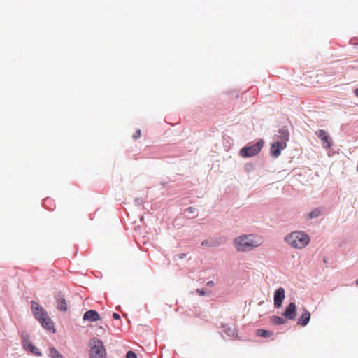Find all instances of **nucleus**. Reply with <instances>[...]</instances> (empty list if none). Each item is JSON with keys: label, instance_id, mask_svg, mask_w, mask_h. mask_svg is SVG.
Here are the masks:
<instances>
[{"label": "nucleus", "instance_id": "nucleus-6", "mask_svg": "<svg viewBox=\"0 0 358 358\" xmlns=\"http://www.w3.org/2000/svg\"><path fill=\"white\" fill-rule=\"evenodd\" d=\"M264 145L263 140L260 139L256 143L245 146L240 150L239 154L242 157H251L257 155L262 150Z\"/></svg>", "mask_w": 358, "mask_h": 358}, {"label": "nucleus", "instance_id": "nucleus-25", "mask_svg": "<svg viewBox=\"0 0 358 358\" xmlns=\"http://www.w3.org/2000/svg\"><path fill=\"white\" fill-rule=\"evenodd\" d=\"M355 94L356 95V96L358 97V88H357L355 90Z\"/></svg>", "mask_w": 358, "mask_h": 358}, {"label": "nucleus", "instance_id": "nucleus-2", "mask_svg": "<svg viewBox=\"0 0 358 358\" xmlns=\"http://www.w3.org/2000/svg\"><path fill=\"white\" fill-rule=\"evenodd\" d=\"M285 242L292 248L303 249L310 241V236L302 231H294L285 237Z\"/></svg>", "mask_w": 358, "mask_h": 358}, {"label": "nucleus", "instance_id": "nucleus-21", "mask_svg": "<svg viewBox=\"0 0 358 358\" xmlns=\"http://www.w3.org/2000/svg\"><path fill=\"white\" fill-rule=\"evenodd\" d=\"M113 317L115 319V320H120V316L119 314L116 313H114L113 314Z\"/></svg>", "mask_w": 358, "mask_h": 358}, {"label": "nucleus", "instance_id": "nucleus-7", "mask_svg": "<svg viewBox=\"0 0 358 358\" xmlns=\"http://www.w3.org/2000/svg\"><path fill=\"white\" fill-rule=\"evenodd\" d=\"M317 136L321 140L324 148H330L333 145V141L329 135L323 129H319L315 132Z\"/></svg>", "mask_w": 358, "mask_h": 358}, {"label": "nucleus", "instance_id": "nucleus-16", "mask_svg": "<svg viewBox=\"0 0 358 358\" xmlns=\"http://www.w3.org/2000/svg\"><path fill=\"white\" fill-rule=\"evenodd\" d=\"M322 210L320 208H315L308 214V217L310 219H313L319 217L321 215Z\"/></svg>", "mask_w": 358, "mask_h": 358}, {"label": "nucleus", "instance_id": "nucleus-5", "mask_svg": "<svg viewBox=\"0 0 358 358\" xmlns=\"http://www.w3.org/2000/svg\"><path fill=\"white\" fill-rule=\"evenodd\" d=\"M90 358H106V351L104 348L103 342L96 338H93L90 342Z\"/></svg>", "mask_w": 358, "mask_h": 358}, {"label": "nucleus", "instance_id": "nucleus-10", "mask_svg": "<svg viewBox=\"0 0 358 358\" xmlns=\"http://www.w3.org/2000/svg\"><path fill=\"white\" fill-rule=\"evenodd\" d=\"M285 297V289L282 287L278 288L274 294V306L276 308L282 306V301Z\"/></svg>", "mask_w": 358, "mask_h": 358}, {"label": "nucleus", "instance_id": "nucleus-14", "mask_svg": "<svg viewBox=\"0 0 358 358\" xmlns=\"http://www.w3.org/2000/svg\"><path fill=\"white\" fill-rule=\"evenodd\" d=\"M49 356L51 358H64L59 352L54 347L50 348Z\"/></svg>", "mask_w": 358, "mask_h": 358}, {"label": "nucleus", "instance_id": "nucleus-22", "mask_svg": "<svg viewBox=\"0 0 358 358\" xmlns=\"http://www.w3.org/2000/svg\"><path fill=\"white\" fill-rule=\"evenodd\" d=\"M178 257L180 258V259H183L186 257V254L185 253H182V254H180L178 255Z\"/></svg>", "mask_w": 358, "mask_h": 358}, {"label": "nucleus", "instance_id": "nucleus-8", "mask_svg": "<svg viewBox=\"0 0 358 358\" xmlns=\"http://www.w3.org/2000/svg\"><path fill=\"white\" fill-rule=\"evenodd\" d=\"M22 346L23 348L27 350H29L32 354L36 355V356H41L42 353L40 351L39 349H38L36 347L33 345L29 341V338L27 336H23L22 337Z\"/></svg>", "mask_w": 358, "mask_h": 358}, {"label": "nucleus", "instance_id": "nucleus-23", "mask_svg": "<svg viewBox=\"0 0 358 358\" xmlns=\"http://www.w3.org/2000/svg\"><path fill=\"white\" fill-rule=\"evenodd\" d=\"M201 245H210V244L208 243V242L207 241H203Z\"/></svg>", "mask_w": 358, "mask_h": 358}, {"label": "nucleus", "instance_id": "nucleus-12", "mask_svg": "<svg viewBox=\"0 0 358 358\" xmlns=\"http://www.w3.org/2000/svg\"><path fill=\"white\" fill-rule=\"evenodd\" d=\"M310 319V313L306 309L303 310V313L298 319V324L301 326H306L308 324Z\"/></svg>", "mask_w": 358, "mask_h": 358}, {"label": "nucleus", "instance_id": "nucleus-20", "mask_svg": "<svg viewBox=\"0 0 358 358\" xmlns=\"http://www.w3.org/2000/svg\"><path fill=\"white\" fill-rule=\"evenodd\" d=\"M196 292H197L200 296H203V295H205V291H204V290H203V289H198L196 290Z\"/></svg>", "mask_w": 358, "mask_h": 358}, {"label": "nucleus", "instance_id": "nucleus-19", "mask_svg": "<svg viewBox=\"0 0 358 358\" xmlns=\"http://www.w3.org/2000/svg\"><path fill=\"white\" fill-rule=\"evenodd\" d=\"M141 130L140 129H137L136 131V132L133 135V138L134 139H137V138H138L141 136Z\"/></svg>", "mask_w": 358, "mask_h": 358}, {"label": "nucleus", "instance_id": "nucleus-13", "mask_svg": "<svg viewBox=\"0 0 358 358\" xmlns=\"http://www.w3.org/2000/svg\"><path fill=\"white\" fill-rule=\"evenodd\" d=\"M57 308L61 311H66L67 310L66 300L60 296L57 297Z\"/></svg>", "mask_w": 358, "mask_h": 358}, {"label": "nucleus", "instance_id": "nucleus-3", "mask_svg": "<svg viewBox=\"0 0 358 358\" xmlns=\"http://www.w3.org/2000/svg\"><path fill=\"white\" fill-rule=\"evenodd\" d=\"M31 309L36 319L46 329L55 332L54 324L44 309L36 301L31 302Z\"/></svg>", "mask_w": 358, "mask_h": 358}, {"label": "nucleus", "instance_id": "nucleus-17", "mask_svg": "<svg viewBox=\"0 0 358 358\" xmlns=\"http://www.w3.org/2000/svg\"><path fill=\"white\" fill-rule=\"evenodd\" d=\"M272 322L274 324H282L285 323V320L282 317H281L274 316L272 318Z\"/></svg>", "mask_w": 358, "mask_h": 358}, {"label": "nucleus", "instance_id": "nucleus-1", "mask_svg": "<svg viewBox=\"0 0 358 358\" xmlns=\"http://www.w3.org/2000/svg\"><path fill=\"white\" fill-rule=\"evenodd\" d=\"M263 243L261 236L254 234H243L234 239L233 243L238 252H246L260 246Z\"/></svg>", "mask_w": 358, "mask_h": 358}, {"label": "nucleus", "instance_id": "nucleus-15", "mask_svg": "<svg viewBox=\"0 0 358 358\" xmlns=\"http://www.w3.org/2000/svg\"><path fill=\"white\" fill-rule=\"evenodd\" d=\"M256 334L258 336L268 338L271 336L273 335V333L271 331L260 329L257 330Z\"/></svg>", "mask_w": 358, "mask_h": 358}, {"label": "nucleus", "instance_id": "nucleus-27", "mask_svg": "<svg viewBox=\"0 0 358 358\" xmlns=\"http://www.w3.org/2000/svg\"><path fill=\"white\" fill-rule=\"evenodd\" d=\"M357 171H358V165H357Z\"/></svg>", "mask_w": 358, "mask_h": 358}, {"label": "nucleus", "instance_id": "nucleus-24", "mask_svg": "<svg viewBox=\"0 0 358 358\" xmlns=\"http://www.w3.org/2000/svg\"><path fill=\"white\" fill-rule=\"evenodd\" d=\"M214 285V282L213 281H208L207 282V285L208 286H213Z\"/></svg>", "mask_w": 358, "mask_h": 358}, {"label": "nucleus", "instance_id": "nucleus-4", "mask_svg": "<svg viewBox=\"0 0 358 358\" xmlns=\"http://www.w3.org/2000/svg\"><path fill=\"white\" fill-rule=\"evenodd\" d=\"M280 136H276L277 141L273 143L271 146V155L273 157H278L281 152V150L285 149L287 145V141L289 140V132L287 129H282L280 130Z\"/></svg>", "mask_w": 358, "mask_h": 358}, {"label": "nucleus", "instance_id": "nucleus-9", "mask_svg": "<svg viewBox=\"0 0 358 358\" xmlns=\"http://www.w3.org/2000/svg\"><path fill=\"white\" fill-rule=\"evenodd\" d=\"M282 315L286 317L287 320H294L296 316V306L294 303H290L286 308Z\"/></svg>", "mask_w": 358, "mask_h": 358}, {"label": "nucleus", "instance_id": "nucleus-26", "mask_svg": "<svg viewBox=\"0 0 358 358\" xmlns=\"http://www.w3.org/2000/svg\"><path fill=\"white\" fill-rule=\"evenodd\" d=\"M356 283H357V285H358V278L356 280Z\"/></svg>", "mask_w": 358, "mask_h": 358}, {"label": "nucleus", "instance_id": "nucleus-11", "mask_svg": "<svg viewBox=\"0 0 358 358\" xmlns=\"http://www.w3.org/2000/svg\"><path fill=\"white\" fill-rule=\"evenodd\" d=\"M100 316L99 313L94 310L86 311L83 315L84 320H90L91 322H96L99 320Z\"/></svg>", "mask_w": 358, "mask_h": 358}, {"label": "nucleus", "instance_id": "nucleus-18", "mask_svg": "<svg viewBox=\"0 0 358 358\" xmlns=\"http://www.w3.org/2000/svg\"><path fill=\"white\" fill-rule=\"evenodd\" d=\"M126 358H137V357L133 351H129L127 353Z\"/></svg>", "mask_w": 358, "mask_h": 358}]
</instances>
